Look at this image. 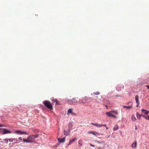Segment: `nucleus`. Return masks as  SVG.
<instances>
[{
    "mask_svg": "<svg viewBox=\"0 0 149 149\" xmlns=\"http://www.w3.org/2000/svg\"><path fill=\"white\" fill-rule=\"evenodd\" d=\"M38 136V134L32 135L28 136L26 139H23V142L27 143H30L33 142V140H34L36 138H37Z\"/></svg>",
    "mask_w": 149,
    "mask_h": 149,
    "instance_id": "nucleus-1",
    "label": "nucleus"
},
{
    "mask_svg": "<svg viewBox=\"0 0 149 149\" xmlns=\"http://www.w3.org/2000/svg\"><path fill=\"white\" fill-rule=\"evenodd\" d=\"M44 105L50 109H52V103L49 101L45 100L43 102Z\"/></svg>",
    "mask_w": 149,
    "mask_h": 149,
    "instance_id": "nucleus-2",
    "label": "nucleus"
},
{
    "mask_svg": "<svg viewBox=\"0 0 149 149\" xmlns=\"http://www.w3.org/2000/svg\"><path fill=\"white\" fill-rule=\"evenodd\" d=\"M79 102V101L77 102L75 98H73L72 100H69L67 101L68 103L70 104H76L77 102Z\"/></svg>",
    "mask_w": 149,
    "mask_h": 149,
    "instance_id": "nucleus-3",
    "label": "nucleus"
},
{
    "mask_svg": "<svg viewBox=\"0 0 149 149\" xmlns=\"http://www.w3.org/2000/svg\"><path fill=\"white\" fill-rule=\"evenodd\" d=\"M96 98L95 99L96 102L97 103H100L103 100L102 97L100 95L96 96Z\"/></svg>",
    "mask_w": 149,
    "mask_h": 149,
    "instance_id": "nucleus-4",
    "label": "nucleus"
},
{
    "mask_svg": "<svg viewBox=\"0 0 149 149\" xmlns=\"http://www.w3.org/2000/svg\"><path fill=\"white\" fill-rule=\"evenodd\" d=\"M89 100V98L87 96H85L82 99H81V102H79V103L81 104V103H85L86 102V101Z\"/></svg>",
    "mask_w": 149,
    "mask_h": 149,
    "instance_id": "nucleus-5",
    "label": "nucleus"
},
{
    "mask_svg": "<svg viewBox=\"0 0 149 149\" xmlns=\"http://www.w3.org/2000/svg\"><path fill=\"white\" fill-rule=\"evenodd\" d=\"M15 132L17 134H25L26 135H28V134L26 132H24V131H21L19 130H17L15 131Z\"/></svg>",
    "mask_w": 149,
    "mask_h": 149,
    "instance_id": "nucleus-6",
    "label": "nucleus"
},
{
    "mask_svg": "<svg viewBox=\"0 0 149 149\" xmlns=\"http://www.w3.org/2000/svg\"><path fill=\"white\" fill-rule=\"evenodd\" d=\"M118 112L117 111H112V118H118Z\"/></svg>",
    "mask_w": 149,
    "mask_h": 149,
    "instance_id": "nucleus-7",
    "label": "nucleus"
},
{
    "mask_svg": "<svg viewBox=\"0 0 149 149\" xmlns=\"http://www.w3.org/2000/svg\"><path fill=\"white\" fill-rule=\"evenodd\" d=\"M51 100L53 102L55 103L57 105L59 104V102L57 99L52 97Z\"/></svg>",
    "mask_w": 149,
    "mask_h": 149,
    "instance_id": "nucleus-8",
    "label": "nucleus"
},
{
    "mask_svg": "<svg viewBox=\"0 0 149 149\" xmlns=\"http://www.w3.org/2000/svg\"><path fill=\"white\" fill-rule=\"evenodd\" d=\"M12 132L10 130H8L6 129H4L3 134H7L11 133Z\"/></svg>",
    "mask_w": 149,
    "mask_h": 149,
    "instance_id": "nucleus-9",
    "label": "nucleus"
},
{
    "mask_svg": "<svg viewBox=\"0 0 149 149\" xmlns=\"http://www.w3.org/2000/svg\"><path fill=\"white\" fill-rule=\"evenodd\" d=\"M88 134H92L93 135L96 136L97 135H98L99 134L98 132H94V131H90V132H88Z\"/></svg>",
    "mask_w": 149,
    "mask_h": 149,
    "instance_id": "nucleus-10",
    "label": "nucleus"
},
{
    "mask_svg": "<svg viewBox=\"0 0 149 149\" xmlns=\"http://www.w3.org/2000/svg\"><path fill=\"white\" fill-rule=\"evenodd\" d=\"M123 107L125 108H127L128 109H130L132 108L133 106L132 105H130L127 106L123 105Z\"/></svg>",
    "mask_w": 149,
    "mask_h": 149,
    "instance_id": "nucleus-11",
    "label": "nucleus"
},
{
    "mask_svg": "<svg viewBox=\"0 0 149 149\" xmlns=\"http://www.w3.org/2000/svg\"><path fill=\"white\" fill-rule=\"evenodd\" d=\"M65 137L61 139L60 138H58V140L60 143H64L65 141Z\"/></svg>",
    "mask_w": 149,
    "mask_h": 149,
    "instance_id": "nucleus-12",
    "label": "nucleus"
},
{
    "mask_svg": "<svg viewBox=\"0 0 149 149\" xmlns=\"http://www.w3.org/2000/svg\"><path fill=\"white\" fill-rule=\"evenodd\" d=\"M137 145V142L136 141L134 142L131 145V147L133 148H136Z\"/></svg>",
    "mask_w": 149,
    "mask_h": 149,
    "instance_id": "nucleus-13",
    "label": "nucleus"
},
{
    "mask_svg": "<svg viewBox=\"0 0 149 149\" xmlns=\"http://www.w3.org/2000/svg\"><path fill=\"white\" fill-rule=\"evenodd\" d=\"M91 124L95 126L98 127H100L102 126V125L99 124L97 123H91Z\"/></svg>",
    "mask_w": 149,
    "mask_h": 149,
    "instance_id": "nucleus-14",
    "label": "nucleus"
},
{
    "mask_svg": "<svg viewBox=\"0 0 149 149\" xmlns=\"http://www.w3.org/2000/svg\"><path fill=\"white\" fill-rule=\"evenodd\" d=\"M70 130L68 131L66 130H64V134L66 136H68L70 135Z\"/></svg>",
    "mask_w": 149,
    "mask_h": 149,
    "instance_id": "nucleus-15",
    "label": "nucleus"
},
{
    "mask_svg": "<svg viewBox=\"0 0 149 149\" xmlns=\"http://www.w3.org/2000/svg\"><path fill=\"white\" fill-rule=\"evenodd\" d=\"M106 114H107V116L108 117H111L112 116V111H110L107 112Z\"/></svg>",
    "mask_w": 149,
    "mask_h": 149,
    "instance_id": "nucleus-16",
    "label": "nucleus"
},
{
    "mask_svg": "<svg viewBox=\"0 0 149 149\" xmlns=\"http://www.w3.org/2000/svg\"><path fill=\"white\" fill-rule=\"evenodd\" d=\"M135 99L136 103H139L138 95H136L135 97Z\"/></svg>",
    "mask_w": 149,
    "mask_h": 149,
    "instance_id": "nucleus-17",
    "label": "nucleus"
},
{
    "mask_svg": "<svg viewBox=\"0 0 149 149\" xmlns=\"http://www.w3.org/2000/svg\"><path fill=\"white\" fill-rule=\"evenodd\" d=\"M136 116L139 120H140L141 118V115L138 112H137L136 113Z\"/></svg>",
    "mask_w": 149,
    "mask_h": 149,
    "instance_id": "nucleus-18",
    "label": "nucleus"
},
{
    "mask_svg": "<svg viewBox=\"0 0 149 149\" xmlns=\"http://www.w3.org/2000/svg\"><path fill=\"white\" fill-rule=\"evenodd\" d=\"M72 110L73 109H69L67 111V114H69L72 113Z\"/></svg>",
    "mask_w": 149,
    "mask_h": 149,
    "instance_id": "nucleus-19",
    "label": "nucleus"
},
{
    "mask_svg": "<svg viewBox=\"0 0 149 149\" xmlns=\"http://www.w3.org/2000/svg\"><path fill=\"white\" fill-rule=\"evenodd\" d=\"M76 139H77L76 138H75L71 140H70V142L68 143V145H69L72 142H74L75 141V140Z\"/></svg>",
    "mask_w": 149,
    "mask_h": 149,
    "instance_id": "nucleus-20",
    "label": "nucleus"
},
{
    "mask_svg": "<svg viewBox=\"0 0 149 149\" xmlns=\"http://www.w3.org/2000/svg\"><path fill=\"white\" fill-rule=\"evenodd\" d=\"M143 111H145L144 113L145 114H147L149 113V111L146 110L144 109H142L141 110L142 112L143 113Z\"/></svg>",
    "mask_w": 149,
    "mask_h": 149,
    "instance_id": "nucleus-21",
    "label": "nucleus"
},
{
    "mask_svg": "<svg viewBox=\"0 0 149 149\" xmlns=\"http://www.w3.org/2000/svg\"><path fill=\"white\" fill-rule=\"evenodd\" d=\"M131 120L133 121H135L136 120V118L133 115H132V116Z\"/></svg>",
    "mask_w": 149,
    "mask_h": 149,
    "instance_id": "nucleus-22",
    "label": "nucleus"
},
{
    "mask_svg": "<svg viewBox=\"0 0 149 149\" xmlns=\"http://www.w3.org/2000/svg\"><path fill=\"white\" fill-rule=\"evenodd\" d=\"M119 127L117 125H116L113 127V130L114 131L116 130L119 129Z\"/></svg>",
    "mask_w": 149,
    "mask_h": 149,
    "instance_id": "nucleus-23",
    "label": "nucleus"
},
{
    "mask_svg": "<svg viewBox=\"0 0 149 149\" xmlns=\"http://www.w3.org/2000/svg\"><path fill=\"white\" fill-rule=\"evenodd\" d=\"M78 143L80 146H82V142L81 140H79L78 141Z\"/></svg>",
    "mask_w": 149,
    "mask_h": 149,
    "instance_id": "nucleus-24",
    "label": "nucleus"
},
{
    "mask_svg": "<svg viewBox=\"0 0 149 149\" xmlns=\"http://www.w3.org/2000/svg\"><path fill=\"white\" fill-rule=\"evenodd\" d=\"M4 128H0V134H3Z\"/></svg>",
    "mask_w": 149,
    "mask_h": 149,
    "instance_id": "nucleus-25",
    "label": "nucleus"
},
{
    "mask_svg": "<svg viewBox=\"0 0 149 149\" xmlns=\"http://www.w3.org/2000/svg\"><path fill=\"white\" fill-rule=\"evenodd\" d=\"M16 139H8V141H9L10 142H12L13 141H15Z\"/></svg>",
    "mask_w": 149,
    "mask_h": 149,
    "instance_id": "nucleus-26",
    "label": "nucleus"
},
{
    "mask_svg": "<svg viewBox=\"0 0 149 149\" xmlns=\"http://www.w3.org/2000/svg\"><path fill=\"white\" fill-rule=\"evenodd\" d=\"M93 94L95 95H99L100 94V93L99 91H97L96 92L94 93Z\"/></svg>",
    "mask_w": 149,
    "mask_h": 149,
    "instance_id": "nucleus-27",
    "label": "nucleus"
},
{
    "mask_svg": "<svg viewBox=\"0 0 149 149\" xmlns=\"http://www.w3.org/2000/svg\"><path fill=\"white\" fill-rule=\"evenodd\" d=\"M116 89L118 91H120L121 90V88H119V87L118 86H117Z\"/></svg>",
    "mask_w": 149,
    "mask_h": 149,
    "instance_id": "nucleus-28",
    "label": "nucleus"
},
{
    "mask_svg": "<svg viewBox=\"0 0 149 149\" xmlns=\"http://www.w3.org/2000/svg\"><path fill=\"white\" fill-rule=\"evenodd\" d=\"M145 119L147 120H149V116H146V118Z\"/></svg>",
    "mask_w": 149,
    "mask_h": 149,
    "instance_id": "nucleus-29",
    "label": "nucleus"
},
{
    "mask_svg": "<svg viewBox=\"0 0 149 149\" xmlns=\"http://www.w3.org/2000/svg\"><path fill=\"white\" fill-rule=\"evenodd\" d=\"M72 115L76 116V114L75 113L72 112V113H71Z\"/></svg>",
    "mask_w": 149,
    "mask_h": 149,
    "instance_id": "nucleus-30",
    "label": "nucleus"
},
{
    "mask_svg": "<svg viewBox=\"0 0 149 149\" xmlns=\"http://www.w3.org/2000/svg\"><path fill=\"white\" fill-rule=\"evenodd\" d=\"M4 140L5 141H6L7 143L8 142V139H5Z\"/></svg>",
    "mask_w": 149,
    "mask_h": 149,
    "instance_id": "nucleus-31",
    "label": "nucleus"
},
{
    "mask_svg": "<svg viewBox=\"0 0 149 149\" xmlns=\"http://www.w3.org/2000/svg\"><path fill=\"white\" fill-rule=\"evenodd\" d=\"M137 105H136V107H138L139 104V103H137Z\"/></svg>",
    "mask_w": 149,
    "mask_h": 149,
    "instance_id": "nucleus-32",
    "label": "nucleus"
},
{
    "mask_svg": "<svg viewBox=\"0 0 149 149\" xmlns=\"http://www.w3.org/2000/svg\"><path fill=\"white\" fill-rule=\"evenodd\" d=\"M146 86L147 87V89H149V85H146Z\"/></svg>",
    "mask_w": 149,
    "mask_h": 149,
    "instance_id": "nucleus-33",
    "label": "nucleus"
},
{
    "mask_svg": "<svg viewBox=\"0 0 149 149\" xmlns=\"http://www.w3.org/2000/svg\"><path fill=\"white\" fill-rule=\"evenodd\" d=\"M4 126L3 125L1 124L0 125V127H3Z\"/></svg>",
    "mask_w": 149,
    "mask_h": 149,
    "instance_id": "nucleus-34",
    "label": "nucleus"
},
{
    "mask_svg": "<svg viewBox=\"0 0 149 149\" xmlns=\"http://www.w3.org/2000/svg\"><path fill=\"white\" fill-rule=\"evenodd\" d=\"M19 140H22V138L20 137H19Z\"/></svg>",
    "mask_w": 149,
    "mask_h": 149,
    "instance_id": "nucleus-35",
    "label": "nucleus"
},
{
    "mask_svg": "<svg viewBox=\"0 0 149 149\" xmlns=\"http://www.w3.org/2000/svg\"><path fill=\"white\" fill-rule=\"evenodd\" d=\"M90 146H92V147H94V146H94V145H92V144H90Z\"/></svg>",
    "mask_w": 149,
    "mask_h": 149,
    "instance_id": "nucleus-36",
    "label": "nucleus"
},
{
    "mask_svg": "<svg viewBox=\"0 0 149 149\" xmlns=\"http://www.w3.org/2000/svg\"><path fill=\"white\" fill-rule=\"evenodd\" d=\"M101 125H102V126H106V125H105V124H101Z\"/></svg>",
    "mask_w": 149,
    "mask_h": 149,
    "instance_id": "nucleus-37",
    "label": "nucleus"
},
{
    "mask_svg": "<svg viewBox=\"0 0 149 149\" xmlns=\"http://www.w3.org/2000/svg\"><path fill=\"white\" fill-rule=\"evenodd\" d=\"M135 127H136V128H135V130H137V128L136 126H135Z\"/></svg>",
    "mask_w": 149,
    "mask_h": 149,
    "instance_id": "nucleus-38",
    "label": "nucleus"
},
{
    "mask_svg": "<svg viewBox=\"0 0 149 149\" xmlns=\"http://www.w3.org/2000/svg\"><path fill=\"white\" fill-rule=\"evenodd\" d=\"M142 116L144 118H146V116Z\"/></svg>",
    "mask_w": 149,
    "mask_h": 149,
    "instance_id": "nucleus-39",
    "label": "nucleus"
},
{
    "mask_svg": "<svg viewBox=\"0 0 149 149\" xmlns=\"http://www.w3.org/2000/svg\"><path fill=\"white\" fill-rule=\"evenodd\" d=\"M105 107H107V105H105Z\"/></svg>",
    "mask_w": 149,
    "mask_h": 149,
    "instance_id": "nucleus-40",
    "label": "nucleus"
}]
</instances>
